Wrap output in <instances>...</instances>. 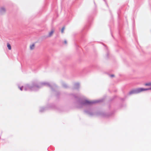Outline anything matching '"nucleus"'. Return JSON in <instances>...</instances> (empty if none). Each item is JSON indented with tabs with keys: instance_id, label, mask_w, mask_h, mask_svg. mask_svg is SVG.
Segmentation results:
<instances>
[{
	"instance_id": "obj_10",
	"label": "nucleus",
	"mask_w": 151,
	"mask_h": 151,
	"mask_svg": "<svg viewBox=\"0 0 151 151\" xmlns=\"http://www.w3.org/2000/svg\"><path fill=\"white\" fill-rule=\"evenodd\" d=\"M111 76L112 77H114V75H111Z\"/></svg>"
},
{
	"instance_id": "obj_2",
	"label": "nucleus",
	"mask_w": 151,
	"mask_h": 151,
	"mask_svg": "<svg viewBox=\"0 0 151 151\" xmlns=\"http://www.w3.org/2000/svg\"><path fill=\"white\" fill-rule=\"evenodd\" d=\"M54 32V30H52L51 32H50L48 34V37H51L52 35L53 34Z\"/></svg>"
},
{
	"instance_id": "obj_8",
	"label": "nucleus",
	"mask_w": 151,
	"mask_h": 151,
	"mask_svg": "<svg viewBox=\"0 0 151 151\" xmlns=\"http://www.w3.org/2000/svg\"><path fill=\"white\" fill-rule=\"evenodd\" d=\"M64 42H65V44H66L67 43V41L66 40H65L64 41Z\"/></svg>"
},
{
	"instance_id": "obj_7",
	"label": "nucleus",
	"mask_w": 151,
	"mask_h": 151,
	"mask_svg": "<svg viewBox=\"0 0 151 151\" xmlns=\"http://www.w3.org/2000/svg\"><path fill=\"white\" fill-rule=\"evenodd\" d=\"M64 29H65V28L64 27H63L62 28V29L61 30L62 33H63V32Z\"/></svg>"
},
{
	"instance_id": "obj_5",
	"label": "nucleus",
	"mask_w": 151,
	"mask_h": 151,
	"mask_svg": "<svg viewBox=\"0 0 151 151\" xmlns=\"http://www.w3.org/2000/svg\"><path fill=\"white\" fill-rule=\"evenodd\" d=\"M7 46L9 50H11V47L10 44H9V43H7Z\"/></svg>"
},
{
	"instance_id": "obj_9",
	"label": "nucleus",
	"mask_w": 151,
	"mask_h": 151,
	"mask_svg": "<svg viewBox=\"0 0 151 151\" xmlns=\"http://www.w3.org/2000/svg\"><path fill=\"white\" fill-rule=\"evenodd\" d=\"M20 89L22 91V87H20Z\"/></svg>"
},
{
	"instance_id": "obj_4",
	"label": "nucleus",
	"mask_w": 151,
	"mask_h": 151,
	"mask_svg": "<svg viewBox=\"0 0 151 151\" xmlns=\"http://www.w3.org/2000/svg\"><path fill=\"white\" fill-rule=\"evenodd\" d=\"M92 103V102L89 101L88 100H86L84 103V104H90Z\"/></svg>"
},
{
	"instance_id": "obj_3",
	"label": "nucleus",
	"mask_w": 151,
	"mask_h": 151,
	"mask_svg": "<svg viewBox=\"0 0 151 151\" xmlns=\"http://www.w3.org/2000/svg\"><path fill=\"white\" fill-rule=\"evenodd\" d=\"M35 47V45L34 44H33L30 46V48L31 50H32L34 49Z\"/></svg>"
},
{
	"instance_id": "obj_11",
	"label": "nucleus",
	"mask_w": 151,
	"mask_h": 151,
	"mask_svg": "<svg viewBox=\"0 0 151 151\" xmlns=\"http://www.w3.org/2000/svg\"><path fill=\"white\" fill-rule=\"evenodd\" d=\"M4 8H2V9H4Z\"/></svg>"
},
{
	"instance_id": "obj_6",
	"label": "nucleus",
	"mask_w": 151,
	"mask_h": 151,
	"mask_svg": "<svg viewBox=\"0 0 151 151\" xmlns=\"http://www.w3.org/2000/svg\"><path fill=\"white\" fill-rule=\"evenodd\" d=\"M145 85L146 86H151V83H146Z\"/></svg>"
},
{
	"instance_id": "obj_1",
	"label": "nucleus",
	"mask_w": 151,
	"mask_h": 151,
	"mask_svg": "<svg viewBox=\"0 0 151 151\" xmlns=\"http://www.w3.org/2000/svg\"><path fill=\"white\" fill-rule=\"evenodd\" d=\"M151 90V87L150 88H146V89H144L143 88H139L138 89H137V91L138 92H140L141 91H147L148 90Z\"/></svg>"
}]
</instances>
